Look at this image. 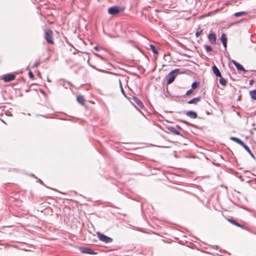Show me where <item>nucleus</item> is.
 I'll return each instance as SVG.
<instances>
[{
  "instance_id": "12",
  "label": "nucleus",
  "mask_w": 256,
  "mask_h": 256,
  "mask_svg": "<svg viewBox=\"0 0 256 256\" xmlns=\"http://www.w3.org/2000/svg\"><path fill=\"white\" fill-rule=\"evenodd\" d=\"M208 38L212 44H216V35L212 33V34H209V35L208 36Z\"/></svg>"
},
{
  "instance_id": "7",
  "label": "nucleus",
  "mask_w": 256,
  "mask_h": 256,
  "mask_svg": "<svg viewBox=\"0 0 256 256\" xmlns=\"http://www.w3.org/2000/svg\"><path fill=\"white\" fill-rule=\"evenodd\" d=\"M145 48H146L148 50H149V49L151 50L154 54H158V51L157 49L155 47V46L154 44H150L148 42L146 43V40H145Z\"/></svg>"
},
{
  "instance_id": "18",
  "label": "nucleus",
  "mask_w": 256,
  "mask_h": 256,
  "mask_svg": "<svg viewBox=\"0 0 256 256\" xmlns=\"http://www.w3.org/2000/svg\"><path fill=\"white\" fill-rule=\"evenodd\" d=\"M227 220L230 223L232 224H234L237 226L240 227V228L242 227V226L240 224L237 222H236L234 220L232 219L228 218Z\"/></svg>"
},
{
  "instance_id": "20",
  "label": "nucleus",
  "mask_w": 256,
  "mask_h": 256,
  "mask_svg": "<svg viewBox=\"0 0 256 256\" xmlns=\"http://www.w3.org/2000/svg\"><path fill=\"white\" fill-rule=\"evenodd\" d=\"M118 82H119V84H120V90H121V92L122 93V94L126 98H129L128 96H127L126 95V94H125V92L124 91V90L122 88V82H121V80H118Z\"/></svg>"
},
{
  "instance_id": "11",
  "label": "nucleus",
  "mask_w": 256,
  "mask_h": 256,
  "mask_svg": "<svg viewBox=\"0 0 256 256\" xmlns=\"http://www.w3.org/2000/svg\"><path fill=\"white\" fill-rule=\"evenodd\" d=\"M186 114L188 116L192 118H197V114L196 112L192 110L186 112Z\"/></svg>"
},
{
  "instance_id": "22",
  "label": "nucleus",
  "mask_w": 256,
  "mask_h": 256,
  "mask_svg": "<svg viewBox=\"0 0 256 256\" xmlns=\"http://www.w3.org/2000/svg\"><path fill=\"white\" fill-rule=\"evenodd\" d=\"M244 148V149L250 154V155L253 158H254V155L252 153V152H251L250 150V148L247 145H242Z\"/></svg>"
},
{
  "instance_id": "5",
  "label": "nucleus",
  "mask_w": 256,
  "mask_h": 256,
  "mask_svg": "<svg viewBox=\"0 0 256 256\" xmlns=\"http://www.w3.org/2000/svg\"><path fill=\"white\" fill-rule=\"evenodd\" d=\"M15 78V74H8L3 76L2 80H3L4 82H9L14 80Z\"/></svg>"
},
{
  "instance_id": "23",
  "label": "nucleus",
  "mask_w": 256,
  "mask_h": 256,
  "mask_svg": "<svg viewBox=\"0 0 256 256\" xmlns=\"http://www.w3.org/2000/svg\"><path fill=\"white\" fill-rule=\"evenodd\" d=\"M220 77V83L222 85V86H225L226 84V80L225 78H222V76H219Z\"/></svg>"
},
{
  "instance_id": "16",
  "label": "nucleus",
  "mask_w": 256,
  "mask_h": 256,
  "mask_svg": "<svg viewBox=\"0 0 256 256\" xmlns=\"http://www.w3.org/2000/svg\"><path fill=\"white\" fill-rule=\"evenodd\" d=\"M76 100L79 104H82V106L84 105V99L82 96H81V95L78 96H77Z\"/></svg>"
},
{
  "instance_id": "17",
  "label": "nucleus",
  "mask_w": 256,
  "mask_h": 256,
  "mask_svg": "<svg viewBox=\"0 0 256 256\" xmlns=\"http://www.w3.org/2000/svg\"><path fill=\"white\" fill-rule=\"evenodd\" d=\"M230 139L238 144H244V143L239 138L236 137H230Z\"/></svg>"
},
{
  "instance_id": "27",
  "label": "nucleus",
  "mask_w": 256,
  "mask_h": 256,
  "mask_svg": "<svg viewBox=\"0 0 256 256\" xmlns=\"http://www.w3.org/2000/svg\"><path fill=\"white\" fill-rule=\"evenodd\" d=\"M202 32V30H200L199 31L196 32V37L199 36L201 34Z\"/></svg>"
},
{
  "instance_id": "28",
  "label": "nucleus",
  "mask_w": 256,
  "mask_h": 256,
  "mask_svg": "<svg viewBox=\"0 0 256 256\" xmlns=\"http://www.w3.org/2000/svg\"><path fill=\"white\" fill-rule=\"evenodd\" d=\"M28 76H29V77L30 78H34V75L33 74V73L31 72V71H29L28 72Z\"/></svg>"
},
{
  "instance_id": "30",
  "label": "nucleus",
  "mask_w": 256,
  "mask_h": 256,
  "mask_svg": "<svg viewBox=\"0 0 256 256\" xmlns=\"http://www.w3.org/2000/svg\"><path fill=\"white\" fill-rule=\"evenodd\" d=\"M95 55H96V56H97V57H98V58H100V59H102H102H103V58H102V56L100 55L99 54H95Z\"/></svg>"
},
{
  "instance_id": "14",
  "label": "nucleus",
  "mask_w": 256,
  "mask_h": 256,
  "mask_svg": "<svg viewBox=\"0 0 256 256\" xmlns=\"http://www.w3.org/2000/svg\"><path fill=\"white\" fill-rule=\"evenodd\" d=\"M212 70L214 74L216 76L219 77V76H222L220 71L219 70L218 68H217L216 66H212Z\"/></svg>"
},
{
  "instance_id": "1",
  "label": "nucleus",
  "mask_w": 256,
  "mask_h": 256,
  "mask_svg": "<svg viewBox=\"0 0 256 256\" xmlns=\"http://www.w3.org/2000/svg\"><path fill=\"white\" fill-rule=\"evenodd\" d=\"M180 74V69L176 68L172 71H171L168 75V81L167 83L168 84H172L176 76Z\"/></svg>"
},
{
  "instance_id": "19",
  "label": "nucleus",
  "mask_w": 256,
  "mask_h": 256,
  "mask_svg": "<svg viewBox=\"0 0 256 256\" xmlns=\"http://www.w3.org/2000/svg\"><path fill=\"white\" fill-rule=\"evenodd\" d=\"M250 95L252 100H256V90L250 91Z\"/></svg>"
},
{
  "instance_id": "33",
  "label": "nucleus",
  "mask_w": 256,
  "mask_h": 256,
  "mask_svg": "<svg viewBox=\"0 0 256 256\" xmlns=\"http://www.w3.org/2000/svg\"><path fill=\"white\" fill-rule=\"evenodd\" d=\"M124 144H130L128 142H124Z\"/></svg>"
},
{
  "instance_id": "15",
  "label": "nucleus",
  "mask_w": 256,
  "mask_h": 256,
  "mask_svg": "<svg viewBox=\"0 0 256 256\" xmlns=\"http://www.w3.org/2000/svg\"><path fill=\"white\" fill-rule=\"evenodd\" d=\"M201 100V98L200 96L194 98L188 102V104H196L198 102H199Z\"/></svg>"
},
{
  "instance_id": "25",
  "label": "nucleus",
  "mask_w": 256,
  "mask_h": 256,
  "mask_svg": "<svg viewBox=\"0 0 256 256\" xmlns=\"http://www.w3.org/2000/svg\"><path fill=\"white\" fill-rule=\"evenodd\" d=\"M198 85V83L196 82H194L192 84V89L194 90L195 89Z\"/></svg>"
},
{
  "instance_id": "2",
  "label": "nucleus",
  "mask_w": 256,
  "mask_h": 256,
  "mask_svg": "<svg viewBox=\"0 0 256 256\" xmlns=\"http://www.w3.org/2000/svg\"><path fill=\"white\" fill-rule=\"evenodd\" d=\"M132 101H131V102L134 104V106L138 109V110H139V108H143V106H144V105H143V103L138 98H136V96H132ZM140 112L142 114L144 115L142 112L141 111H140Z\"/></svg>"
},
{
  "instance_id": "34",
  "label": "nucleus",
  "mask_w": 256,
  "mask_h": 256,
  "mask_svg": "<svg viewBox=\"0 0 256 256\" xmlns=\"http://www.w3.org/2000/svg\"><path fill=\"white\" fill-rule=\"evenodd\" d=\"M182 122L186 124V122L185 121H184V120H182Z\"/></svg>"
},
{
  "instance_id": "3",
  "label": "nucleus",
  "mask_w": 256,
  "mask_h": 256,
  "mask_svg": "<svg viewBox=\"0 0 256 256\" xmlns=\"http://www.w3.org/2000/svg\"><path fill=\"white\" fill-rule=\"evenodd\" d=\"M44 38L48 44H53L52 32L51 30L45 32Z\"/></svg>"
},
{
  "instance_id": "24",
  "label": "nucleus",
  "mask_w": 256,
  "mask_h": 256,
  "mask_svg": "<svg viewBox=\"0 0 256 256\" xmlns=\"http://www.w3.org/2000/svg\"><path fill=\"white\" fill-rule=\"evenodd\" d=\"M204 48H205L207 52H210L212 50V48L210 46L205 45Z\"/></svg>"
},
{
  "instance_id": "35",
  "label": "nucleus",
  "mask_w": 256,
  "mask_h": 256,
  "mask_svg": "<svg viewBox=\"0 0 256 256\" xmlns=\"http://www.w3.org/2000/svg\"><path fill=\"white\" fill-rule=\"evenodd\" d=\"M146 41L148 42V41H149V40L146 39Z\"/></svg>"
},
{
  "instance_id": "26",
  "label": "nucleus",
  "mask_w": 256,
  "mask_h": 256,
  "mask_svg": "<svg viewBox=\"0 0 256 256\" xmlns=\"http://www.w3.org/2000/svg\"><path fill=\"white\" fill-rule=\"evenodd\" d=\"M40 64V62H36L34 64L33 66H32V68H36L38 67L39 64Z\"/></svg>"
},
{
  "instance_id": "10",
  "label": "nucleus",
  "mask_w": 256,
  "mask_h": 256,
  "mask_svg": "<svg viewBox=\"0 0 256 256\" xmlns=\"http://www.w3.org/2000/svg\"><path fill=\"white\" fill-rule=\"evenodd\" d=\"M232 62L234 64V66L238 70L243 71L244 72H246V70L244 69V68L242 64L238 63L234 60H232Z\"/></svg>"
},
{
  "instance_id": "21",
  "label": "nucleus",
  "mask_w": 256,
  "mask_h": 256,
  "mask_svg": "<svg viewBox=\"0 0 256 256\" xmlns=\"http://www.w3.org/2000/svg\"><path fill=\"white\" fill-rule=\"evenodd\" d=\"M246 14V12H240L234 13V16L236 17L242 16Z\"/></svg>"
},
{
  "instance_id": "31",
  "label": "nucleus",
  "mask_w": 256,
  "mask_h": 256,
  "mask_svg": "<svg viewBox=\"0 0 256 256\" xmlns=\"http://www.w3.org/2000/svg\"><path fill=\"white\" fill-rule=\"evenodd\" d=\"M94 49L98 51L99 50V48H98V46H96L94 48Z\"/></svg>"
},
{
  "instance_id": "6",
  "label": "nucleus",
  "mask_w": 256,
  "mask_h": 256,
  "mask_svg": "<svg viewBox=\"0 0 256 256\" xmlns=\"http://www.w3.org/2000/svg\"><path fill=\"white\" fill-rule=\"evenodd\" d=\"M168 130L170 132H172L174 134L178 135V136H180L182 138H184L182 135L180 133V132L179 131V130H180L179 127H174V126H170L168 128Z\"/></svg>"
},
{
  "instance_id": "13",
  "label": "nucleus",
  "mask_w": 256,
  "mask_h": 256,
  "mask_svg": "<svg viewBox=\"0 0 256 256\" xmlns=\"http://www.w3.org/2000/svg\"><path fill=\"white\" fill-rule=\"evenodd\" d=\"M220 40L222 43L223 46L226 48V42H227V38L226 35L224 34H222L221 35Z\"/></svg>"
},
{
  "instance_id": "4",
  "label": "nucleus",
  "mask_w": 256,
  "mask_h": 256,
  "mask_svg": "<svg viewBox=\"0 0 256 256\" xmlns=\"http://www.w3.org/2000/svg\"><path fill=\"white\" fill-rule=\"evenodd\" d=\"M97 234L99 240L101 241L104 242L106 243H109L112 241V239L110 238H109L104 234L98 232Z\"/></svg>"
},
{
  "instance_id": "32",
  "label": "nucleus",
  "mask_w": 256,
  "mask_h": 256,
  "mask_svg": "<svg viewBox=\"0 0 256 256\" xmlns=\"http://www.w3.org/2000/svg\"><path fill=\"white\" fill-rule=\"evenodd\" d=\"M253 82H254V80H250V84H253Z\"/></svg>"
},
{
  "instance_id": "9",
  "label": "nucleus",
  "mask_w": 256,
  "mask_h": 256,
  "mask_svg": "<svg viewBox=\"0 0 256 256\" xmlns=\"http://www.w3.org/2000/svg\"><path fill=\"white\" fill-rule=\"evenodd\" d=\"M108 12L112 15H115L120 12V10L118 7L114 6L108 9Z\"/></svg>"
},
{
  "instance_id": "8",
  "label": "nucleus",
  "mask_w": 256,
  "mask_h": 256,
  "mask_svg": "<svg viewBox=\"0 0 256 256\" xmlns=\"http://www.w3.org/2000/svg\"><path fill=\"white\" fill-rule=\"evenodd\" d=\"M79 250L82 253L84 254H96L92 249L89 248L80 247Z\"/></svg>"
},
{
  "instance_id": "29",
  "label": "nucleus",
  "mask_w": 256,
  "mask_h": 256,
  "mask_svg": "<svg viewBox=\"0 0 256 256\" xmlns=\"http://www.w3.org/2000/svg\"><path fill=\"white\" fill-rule=\"evenodd\" d=\"M192 89H190V90H188L186 92V95H189V94H192Z\"/></svg>"
}]
</instances>
